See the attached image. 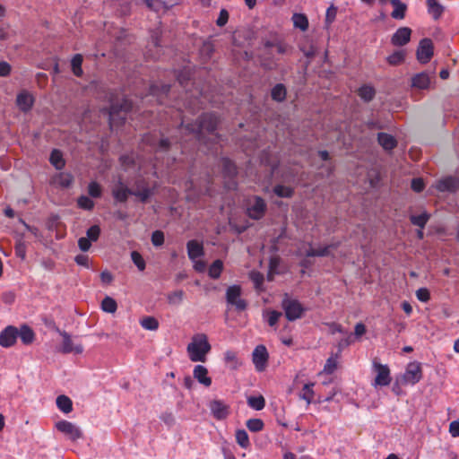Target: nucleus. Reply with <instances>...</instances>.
I'll use <instances>...</instances> for the list:
<instances>
[{"label":"nucleus","mask_w":459,"mask_h":459,"mask_svg":"<svg viewBox=\"0 0 459 459\" xmlns=\"http://www.w3.org/2000/svg\"><path fill=\"white\" fill-rule=\"evenodd\" d=\"M377 376L375 378V385L386 386L391 382L390 369L387 365L374 363Z\"/></svg>","instance_id":"nucleus-18"},{"label":"nucleus","mask_w":459,"mask_h":459,"mask_svg":"<svg viewBox=\"0 0 459 459\" xmlns=\"http://www.w3.org/2000/svg\"><path fill=\"white\" fill-rule=\"evenodd\" d=\"M358 95L363 101L369 102L374 99L376 91L372 86L365 84L359 88Z\"/></svg>","instance_id":"nucleus-34"},{"label":"nucleus","mask_w":459,"mask_h":459,"mask_svg":"<svg viewBox=\"0 0 459 459\" xmlns=\"http://www.w3.org/2000/svg\"><path fill=\"white\" fill-rule=\"evenodd\" d=\"M411 30L409 27L399 28L392 36L391 43L396 47H403L410 42Z\"/></svg>","instance_id":"nucleus-19"},{"label":"nucleus","mask_w":459,"mask_h":459,"mask_svg":"<svg viewBox=\"0 0 459 459\" xmlns=\"http://www.w3.org/2000/svg\"><path fill=\"white\" fill-rule=\"evenodd\" d=\"M267 210L265 201L258 195L254 196V203L247 208V216L255 221L262 219Z\"/></svg>","instance_id":"nucleus-12"},{"label":"nucleus","mask_w":459,"mask_h":459,"mask_svg":"<svg viewBox=\"0 0 459 459\" xmlns=\"http://www.w3.org/2000/svg\"><path fill=\"white\" fill-rule=\"evenodd\" d=\"M269 354L264 345H257L252 353V360L255 369L259 372L264 370Z\"/></svg>","instance_id":"nucleus-14"},{"label":"nucleus","mask_w":459,"mask_h":459,"mask_svg":"<svg viewBox=\"0 0 459 459\" xmlns=\"http://www.w3.org/2000/svg\"><path fill=\"white\" fill-rule=\"evenodd\" d=\"M131 258H132V261L134 262V264L139 269V271H143L145 269V266H146L145 261L139 252L133 251L131 253Z\"/></svg>","instance_id":"nucleus-56"},{"label":"nucleus","mask_w":459,"mask_h":459,"mask_svg":"<svg viewBox=\"0 0 459 459\" xmlns=\"http://www.w3.org/2000/svg\"><path fill=\"white\" fill-rule=\"evenodd\" d=\"M273 193L281 198H291L294 195V188L286 186L283 185H276L273 189Z\"/></svg>","instance_id":"nucleus-41"},{"label":"nucleus","mask_w":459,"mask_h":459,"mask_svg":"<svg viewBox=\"0 0 459 459\" xmlns=\"http://www.w3.org/2000/svg\"><path fill=\"white\" fill-rule=\"evenodd\" d=\"M193 376L200 384L206 387L212 385V378L208 377V369L203 365H196L195 367Z\"/></svg>","instance_id":"nucleus-24"},{"label":"nucleus","mask_w":459,"mask_h":459,"mask_svg":"<svg viewBox=\"0 0 459 459\" xmlns=\"http://www.w3.org/2000/svg\"><path fill=\"white\" fill-rule=\"evenodd\" d=\"M249 276L254 282L255 289L260 290L264 280V274L259 272H251Z\"/></svg>","instance_id":"nucleus-57"},{"label":"nucleus","mask_w":459,"mask_h":459,"mask_svg":"<svg viewBox=\"0 0 459 459\" xmlns=\"http://www.w3.org/2000/svg\"><path fill=\"white\" fill-rule=\"evenodd\" d=\"M436 188L439 192L455 193L457 190H459V178L453 176L441 178L437 181Z\"/></svg>","instance_id":"nucleus-17"},{"label":"nucleus","mask_w":459,"mask_h":459,"mask_svg":"<svg viewBox=\"0 0 459 459\" xmlns=\"http://www.w3.org/2000/svg\"><path fill=\"white\" fill-rule=\"evenodd\" d=\"M241 287L239 285H231L226 290V301L229 305L234 306L238 312L244 311L247 307V302L241 299Z\"/></svg>","instance_id":"nucleus-6"},{"label":"nucleus","mask_w":459,"mask_h":459,"mask_svg":"<svg viewBox=\"0 0 459 459\" xmlns=\"http://www.w3.org/2000/svg\"><path fill=\"white\" fill-rule=\"evenodd\" d=\"M314 385L315 383L305 384L302 389V393L299 394V398L305 400L308 404L312 403L314 397Z\"/></svg>","instance_id":"nucleus-47"},{"label":"nucleus","mask_w":459,"mask_h":459,"mask_svg":"<svg viewBox=\"0 0 459 459\" xmlns=\"http://www.w3.org/2000/svg\"><path fill=\"white\" fill-rule=\"evenodd\" d=\"M223 270V262L220 259L215 260L209 267L208 274L212 279H219Z\"/></svg>","instance_id":"nucleus-42"},{"label":"nucleus","mask_w":459,"mask_h":459,"mask_svg":"<svg viewBox=\"0 0 459 459\" xmlns=\"http://www.w3.org/2000/svg\"><path fill=\"white\" fill-rule=\"evenodd\" d=\"M224 361L229 368L235 370L241 364L238 359L237 352L233 351H227L224 353Z\"/></svg>","instance_id":"nucleus-35"},{"label":"nucleus","mask_w":459,"mask_h":459,"mask_svg":"<svg viewBox=\"0 0 459 459\" xmlns=\"http://www.w3.org/2000/svg\"><path fill=\"white\" fill-rule=\"evenodd\" d=\"M79 208L85 211H91L94 208V202L86 195H81L77 199Z\"/></svg>","instance_id":"nucleus-52"},{"label":"nucleus","mask_w":459,"mask_h":459,"mask_svg":"<svg viewBox=\"0 0 459 459\" xmlns=\"http://www.w3.org/2000/svg\"><path fill=\"white\" fill-rule=\"evenodd\" d=\"M236 441L242 448H248L250 446V441L248 434L245 429H238L236 431Z\"/></svg>","instance_id":"nucleus-44"},{"label":"nucleus","mask_w":459,"mask_h":459,"mask_svg":"<svg viewBox=\"0 0 459 459\" xmlns=\"http://www.w3.org/2000/svg\"><path fill=\"white\" fill-rule=\"evenodd\" d=\"M220 117L215 112L203 113L195 121L185 124L182 120L180 128H184L188 134H192L199 143H217L221 139V135L216 133Z\"/></svg>","instance_id":"nucleus-1"},{"label":"nucleus","mask_w":459,"mask_h":459,"mask_svg":"<svg viewBox=\"0 0 459 459\" xmlns=\"http://www.w3.org/2000/svg\"><path fill=\"white\" fill-rule=\"evenodd\" d=\"M176 77H177V81L178 82V83L180 84V86L182 88H184L186 91V93L188 92V85L190 84L191 82V74L189 72L187 71H179L177 74H176Z\"/></svg>","instance_id":"nucleus-46"},{"label":"nucleus","mask_w":459,"mask_h":459,"mask_svg":"<svg viewBox=\"0 0 459 459\" xmlns=\"http://www.w3.org/2000/svg\"><path fill=\"white\" fill-rule=\"evenodd\" d=\"M171 85L165 83H152L150 85L149 93L150 95L156 98L157 101L160 105L169 104V94Z\"/></svg>","instance_id":"nucleus-7"},{"label":"nucleus","mask_w":459,"mask_h":459,"mask_svg":"<svg viewBox=\"0 0 459 459\" xmlns=\"http://www.w3.org/2000/svg\"><path fill=\"white\" fill-rule=\"evenodd\" d=\"M430 219V214L427 212H422L419 215H411L410 221L411 224L418 226L420 229L423 230Z\"/></svg>","instance_id":"nucleus-38"},{"label":"nucleus","mask_w":459,"mask_h":459,"mask_svg":"<svg viewBox=\"0 0 459 459\" xmlns=\"http://www.w3.org/2000/svg\"><path fill=\"white\" fill-rule=\"evenodd\" d=\"M140 324L143 328L150 331H155L159 328V321L153 316L143 317Z\"/></svg>","instance_id":"nucleus-50"},{"label":"nucleus","mask_w":459,"mask_h":459,"mask_svg":"<svg viewBox=\"0 0 459 459\" xmlns=\"http://www.w3.org/2000/svg\"><path fill=\"white\" fill-rule=\"evenodd\" d=\"M281 307L285 317L290 322L301 318L306 311V308L298 299H290L287 294L281 301Z\"/></svg>","instance_id":"nucleus-5"},{"label":"nucleus","mask_w":459,"mask_h":459,"mask_svg":"<svg viewBox=\"0 0 459 459\" xmlns=\"http://www.w3.org/2000/svg\"><path fill=\"white\" fill-rule=\"evenodd\" d=\"M286 97L287 89L283 83H277L271 90V98L276 102H283Z\"/></svg>","instance_id":"nucleus-31"},{"label":"nucleus","mask_w":459,"mask_h":459,"mask_svg":"<svg viewBox=\"0 0 459 459\" xmlns=\"http://www.w3.org/2000/svg\"><path fill=\"white\" fill-rule=\"evenodd\" d=\"M211 414L217 420H223L230 413V407L222 400H212L208 405Z\"/></svg>","instance_id":"nucleus-11"},{"label":"nucleus","mask_w":459,"mask_h":459,"mask_svg":"<svg viewBox=\"0 0 459 459\" xmlns=\"http://www.w3.org/2000/svg\"><path fill=\"white\" fill-rule=\"evenodd\" d=\"M292 22L295 28L302 31L308 29V19L304 13H294L292 15Z\"/></svg>","instance_id":"nucleus-37"},{"label":"nucleus","mask_w":459,"mask_h":459,"mask_svg":"<svg viewBox=\"0 0 459 459\" xmlns=\"http://www.w3.org/2000/svg\"><path fill=\"white\" fill-rule=\"evenodd\" d=\"M74 181V178L71 174H60L59 176V185L62 187H69Z\"/></svg>","instance_id":"nucleus-63"},{"label":"nucleus","mask_w":459,"mask_h":459,"mask_svg":"<svg viewBox=\"0 0 459 459\" xmlns=\"http://www.w3.org/2000/svg\"><path fill=\"white\" fill-rule=\"evenodd\" d=\"M132 190L133 195L138 197L143 204L147 203L153 195V189L150 187L149 183L144 178L136 179Z\"/></svg>","instance_id":"nucleus-10"},{"label":"nucleus","mask_w":459,"mask_h":459,"mask_svg":"<svg viewBox=\"0 0 459 459\" xmlns=\"http://www.w3.org/2000/svg\"><path fill=\"white\" fill-rule=\"evenodd\" d=\"M18 337L21 338L24 345H30L35 340V333L29 325H22L21 328L18 329Z\"/></svg>","instance_id":"nucleus-29"},{"label":"nucleus","mask_w":459,"mask_h":459,"mask_svg":"<svg viewBox=\"0 0 459 459\" xmlns=\"http://www.w3.org/2000/svg\"><path fill=\"white\" fill-rule=\"evenodd\" d=\"M264 48L267 50V55H272V48H275L276 52L281 55L288 54L291 48L288 44L283 43L281 41L273 42L271 40H267L264 42Z\"/></svg>","instance_id":"nucleus-28"},{"label":"nucleus","mask_w":459,"mask_h":459,"mask_svg":"<svg viewBox=\"0 0 459 459\" xmlns=\"http://www.w3.org/2000/svg\"><path fill=\"white\" fill-rule=\"evenodd\" d=\"M411 187L414 192L420 193L425 188V183L422 178H415L411 182Z\"/></svg>","instance_id":"nucleus-61"},{"label":"nucleus","mask_w":459,"mask_h":459,"mask_svg":"<svg viewBox=\"0 0 459 459\" xmlns=\"http://www.w3.org/2000/svg\"><path fill=\"white\" fill-rule=\"evenodd\" d=\"M247 403L249 407L256 411H261L265 406V400L263 395L249 396L247 397Z\"/></svg>","instance_id":"nucleus-43"},{"label":"nucleus","mask_w":459,"mask_h":459,"mask_svg":"<svg viewBox=\"0 0 459 459\" xmlns=\"http://www.w3.org/2000/svg\"><path fill=\"white\" fill-rule=\"evenodd\" d=\"M88 194L92 198H100L102 195L100 185L96 181H91L88 186Z\"/></svg>","instance_id":"nucleus-54"},{"label":"nucleus","mask_w":459,"mask_h":459,"mask_svg":"<svg viewBox=\"0 0 459 459\" xmlns=\"http://www.w3.org/2000/svg\"><path fill=\"white\" fill-rule=\"evenodd\" d=\"M142 1L146 4V6L150 10H152L153 12H159L161 9L169 10L173 6V4H169L166 2H163L161 0H142Z\"/></svg>","instance_id":"nucleus-36"},{"label":"nucleus","mask_w":459,"mask_h":459,"mask_svg":"<svg viewBox=\"0 0 459 459\" xmlns=\"http://www.w3.org/2000/svg\"><path fill=\"white\" fill-rule=\"evenodd\" d=\"M433 55L434 46L432 40L429 38L420 39L416 52L418 61L420 64H427L430 61Z\"/></svg>","instance_id":"nucleus-8"},{"label":"nucleus","mask_w":459,"mask_h":459,"mask_svg":"<svg viewBox=\"0 0 459 459\" xmlns=\"http://www.w3.org/2000/svg\"><path fill=\"white\" fill-rule=\"evenodd\" d=\"M34 98L26 91H22L18 93L16 98V105L19 109L24 113L30 111L34 104Z\"/></svg>","instance_id":"nucleus-21"},{"label":"nucleus","mask_w":459,"mask_h":459,"mask_svg":"<svg viewBox=\"0 0 459 459\" xmlns=\"http://www.w3.org/2000/svg\"><path fill=\"white\" fill-rule=\"evenodd\" d=\"M391 4L394 7L391 13V17L395 20H403L405 18L407 4L401 0H391Z\"/></svg>","instance_id":"nucleus-30"},{"label":"nucleus","mask_w":459,"mask_h":459,"mask_svg":"<svg viewBox=\"0 0 459 459\" xmlns=\"http://www.w3.org/2000/svg\"><path fill=\"white\" fill-rule=\"evenodd\" d=\"M112 195L116 201L126 203L129 195H133V190L124 185L122 181H118L117 186L112 190Z\"/></svg>","instance_id":"nucleus-22"},{"label":"nucleus","mask_w":459,"mask_h":459,"mask_svg":"<svg viewBox=\"0 0 459 459\" xmlns=\"http://www.w3.org/2000/svg\"><path fill=\"white\" fill-rule=\"evenodd\" d=\"M211 344L204 333L196 334L187 345L189 359L194 362H205L206 354L211 351Z\"/></svg>","instance_id":"nucleus-3"},{"label":"nucleus","mask_w":459,"mask_h":459,"mask_svg":"<svg viewBox=\"0 0 459 459\" xmlns=\"http://www.w3.org/2000/svg\"><path fill=\"white\" fill-rule=\"evenodd\" d=\"M377 142L385 151H392L397 146L396 139L387 133H378Z\"/></svg>","instance_id":"nucleus-27"},{"label":"nucleus","mask_w":459,"mask_h":459,"mask_svg":"<svg viewBox=\"0 0 459 459\" xmlns=\"http://www.w3.org/2000/svg\"><path fill=\"white\" fill-rule=\"evenodd\" d=\"M133 108V103L128 99L123 98L117 101H111L109 108H103V112L108 115V125L110 129L115 126H123L126 119V115Z\"/></svg>","instance_id":"nucleus-2"},{"label":"nucleus","mask_w":459,"mask_h":459,"mask_svg":"<svg viewBox=\"0 0 459 459\" xmlns=\"http://www.w3.org/2000/svg\"><path fill=\"white\" fill-rule=\"evenodd\" d=\"M220 167L224 179V187L228 190H235L238 187L236 180L238 169L236 163L228 157L220 160Z\"/></svg>","instance_id":"nucleus-4"},{"label":"nucleus","mask_w":459,"mask_h":459,"mask_svg":"<svg viewBox=\"0 0 459 459\" xmlns=\"http://www.w3.org/2000/svg\"><path fill=\"white\" fill-rule=\"evenodd\" d=\"M336 14H337V7L333 4H332L326 10L325 23L327 25H330L331 23H333L336 18Z\"/></svg>","instance_id":"nucleus-59"},{"label":"nucleus","mask_w":459,"mask_h":459,"mask_svg":"<svg viewBox=\"0 0 459 459\" xmlns=\"http://www.w3.org/2000/svg\"><path fill=\"white\" fill-rule=\"evenodd\" d=\"M186 249L189 259L193 261L204 255L203 244L195 239L186 243Z\"/></svg>","instance_id":"nucleus-23"},{"label":"nucleus","mask_w":459,"mask_h":459,"mask_svg":"<svg viewBox=\"0 0 459 459\" xmlns=\"http://www.w3.org/2000/svg\"><path fill=\"white\" fill-rule=\"evenodd\" d=\"M199 52L203 61L206 62L212 57L214 52V46L211 41L206 40L201 46Z\"/></svg>","instance_id":"nucleus-40"},{"label":"nucleus","mask_w":459,"mask_h":459,"mask_svg":"<svg viewBox=\"0 0 459 459\" xmlns=\"http://www.w3.org/2000/svg\"><path fill=\"white\" fill-rule=\"evenodd\" d=\"M101 308L107 313H115L117 309V301L111 297H105L101 301Z\"/></svg>","instance_id":"nucleus-48"},{"label":"nucleus","mask_w":459,"mask_h":459,"mask_svg":"<svg viewBox=\"0 0 459 459\" xmlns=\"http://www.w3.org/2000/svg\"><path fill=\"white\" fill-rule=\"evenodd\" d=\"M281 316H282L281 312H279L277 310L270 311L268 314V319H267L268 325L270 326H274Z\"/></svg>","instance_id":"nucleus-64"},{"label":"nucleus","mask_w":459,"mask_h":459,"mask_svg":"<svg viewBox=\"0 0 459 459\" xmlns=\"http://www.w3.org/2000/svg\"><path fill=\"white\" fill-rule=\"evenodd\" d=\"M330 254H331L330 247H325V246L324 247L317 248V249L311 247L306 251L307 257H315V256L325 257V256H329Z\"/></svg>","instance_id":"nucleus-49"},{"label":"nucleus","mask_w":459,"mask_h":459,"mask_svg":"<svg viewBox=\"0 0 459 459\" xmlns=\"http://www.w3.org/2000/svg\"><path fill=\"white\" fill-rule=\"evenodd\" d=\"M430 85V77L427 72H421L411 78V86L420 90H427Z\"/></svg>","instance_id":"nucleus-25"},{"label":"nucleus","mask_w":459,"mask_h":459,"mask_svg":"<svg viewBox=\"0 0 459 459\" xmlns=\"http://www.w3.org/2000/svg\"><path fill=\"white\" fill-rule=\"evenodd\" d=\"M49 162L56 169H62L65 165V161L63 158V153L61 151L57 149H53L50 157H49Z\"/></svg>","instance_id":"nucleus-32"},{"label":"nucleus","mask_w":459,"mask_h":459,"mask_svg":"<svg viewBox=\"0 0 459 459\" xmlns=\"http://www.w3.org/2000/svg\"><path fill=\"white\" fill-rule=\"evenodd\" d=\"M87 238L91 241H97L100 235V228L99 225L91 226L86 231Z\"/></svg>","instance_id":"nucleus-58"},{"label":"nucleus","mask_w":459,"mask_h":459,"mask_svg":"<svg viewBox=\"0 0 459 459\" xmlns=\"http://www.w3.org/2000/svg\"><path fill=\"white\" fill-rule=\"evenodd\" d=\"M18 339V328L13 325H8L0 333V346L10 348L13 346Z\"/></svg>","instance_id":"nucleus-15"},{"label":"nucleus","mask_w":459,"mask_h":459,"mask_svg":"<svg viewBox=\"0 0 459 459\" xmlns=\"http://www.w3.org/2000/svg\"><path fill=\"white\" fill-rule=\"evenodd\" d=\"M56 406L64 413H69L73 411L72 400L68 396L64 394L57 396Z\"/></svg>","instance_id":"nucleus-33"},{"label":"nucleus","mask_w":459,"mask_h":459,"mask_svg":"<svg viewBox=\"0 0 459 459\" xmlns=\"http://www.w3.org/2000/svg\"><path fill=\"white\" fill-rule=\"evenodd\" d=\"M60 335L63 337V342L62 347L60 349L61 352L67 354V353H75V354H81L83 351V347L81 344L74 345L73 343V341L71 339V336L66 332H59Z\"/></svg>","instance_id":"nucleus-20"},{"label":"nucleus","mask_w":459,"mask_h":459,"mask_svg":"<svg viewBox=\"0 0 459 459\" xmlns=\"http://www.w3.org/2000/svg\"><path fill=\"white\" fill-rule=\"evenodd\" d=\"M160 419L168 428H172L176 424V418L171 411H164L160 415Z\"/></svg>","instance_id":"nucleus-55"},{"label":"nucleus","mask_w":459,"mask_h":459,"mask_svg":"<svg viewBox=\"0 0 459 459\" xmlns=\"http://www.w3.org/2000/svg\"><path fill=\"white\" fill-rule=\"evenodd\" d=\"M185 292L182 290H175L167 295V299L170 305H179L182 303Z\"/></svg>","instance_id":"nucleus-51"},{"label":"nucleus","mask_w":459,"mask_h":459,"mask_svg":"<svg viewBox=\"0 0 459 459\" xmlns=\"http://www.w3.org/2000/svg\"><path fill=\"white\" fill-rule=\"evenodd\" d=\"M152 243L154 247H160L164 243V233L161 230H155L152 234Z\"/></svg>","instance_id":"nucleus-60"},{"label":"nucleus","mask_w":459,"mask_h":459,"mask_svg":"<svg viewBox=\"0 0 459 459\" xmlns=\"http://www.w3.org/2000/svg\"><path fill=\"white\" fill-rule=\"evenodd\" d=\"M56 428L72 441H76L82 437V431L71 421L65 420H59L56 423Z\"/></svg>","instance_id":"nucleus-9"},{"label":"nucleus","mask_w":459,"mask_h":459,"mask_svg":"<svg viewBox=\"0 0 459 459\" xmlns=\"http://www.w3.org/2000/svg\"><path fill=\"white\" fill-rule=\"evenodd\" d=\"M247 428L251 431V432H259L261 430H263L264 427V421L261 420V419H249L247 423Z\"/></svg>","instance_id":"nucleus-53"},{"label":"nucleus","mask_w":459,"mask_h":459,"mask_svg":"<svg viewBox=\"0 0 459 459\" xmlns=\"http://www.w3.org/2000/svg\"><path fill=\"white\" fill-rule=\"evenodd\" d=\"M416 297L421 302H428L430 299V293L427 288H420L416 290Z\"/></svg>","instance_id":"nucleus-62"},{"label":"nucleus","mask_w":459,"mask_h":459,"mask_svg":"<svg viewBox=\"0 0 459 459\" xmlns=\"http://www.w3.org/2000/svg\"><path fill=\"white\" fill-rule=\"evenodd\" d=\"M406 52L404 50H396L387 56V62L391 65H398L405 59Z\"/></svg>","instance_id":"nucleus-45"},{"label":"nucleus","mask_w":459,"mask_h":459,"mask_svg":"<svg viewBox=\"0 0 459 459\" xmlns=\"http://www.w3.org/2000/svg\"><path fill=\"white\" fill-rule=\"evenodd\" d=\"M82 61L83 57L81 54H75L71 60L72 72L77 77H81L83 74L82 69Z\"/></svg>","instance_id":"nucleus-39"},{"label":"nucleus","mask_w":459,"mask_h":459,"mask_svg":"<svg viewBox=\"0 0 459 459\" xmlns=\"http://www.w3.org/2000/svg\"><path fill=\"white\" fill-rule=\"evenodd\" d=\"M146 142L155 150L157 152H168L174 143H178V139L174 137H165L161 134L159 140H149L146 138Z\"/></svg>","instance_id":"nucleus-16"},{"label":"nucleus","mask_w":459,"mask_h":459,"mask_svg":"<svg viewBox=\"0 0 459 459\" xmlns=\"http://www.w3.org/2000/svg\"><path fill=\"white\" fill-rule=\"evenodd\" d=\"M403 381L407 384L415 385L422 378V369L420 363L414 361L410 362L403 376Z\"/></svg>","instance_id":"nucleus-13"},{"label":"nucleus","mask_w":459,"mask_h":459,"mask_svg":"<svg viewBox=\"0 0 459 459\" xmlns=\"http://www.w3.org/2000/svg\"><path fill=\"white\" fill-rule=\"evenodd\" d=\"M426 5L428 8L429 14L435 20L437 21L441 18L445 12V6H443L438 0H427Z\"/></svg>","instance_id":"nucleus-26"}]
</instances>
